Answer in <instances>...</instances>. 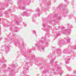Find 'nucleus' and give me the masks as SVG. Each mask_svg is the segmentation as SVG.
Returning a JSON list of instances; mask_svg holds the SVG:
<instances>
[{"mask_svg": "<svg viewBox=\"0 0 76 76\" xmlns=\"http://www.w3.org/2000/svg\"><path fill=\"white\" fill-rule=\"evenodd\" d=\"M58 69H59V68H58Z\"/></svg>", "mask_w": 76, "mask_h": 76, "instance_id": "nucleus-46", "label": "nucleus"}, {"mask_svg": "<svg viewBox=\"0 0 76 76\" xmlns=\"http://www.w3.org/2000/svg\"><path fill=\"white\" fill-rule=\"evenodd\" d=\"M49 28H51V26H50Z\"/></svg>", "mask_w": 76, "mask_h": 76, "instance_id": "nucleus-34", "label": "nucleus"}, {"mask_svg": "<svg viewBox=\"0 0 76 76\" xmlns=\"http://www.w3.org/2000/svg\"><path fill=\"white\" fill-rule=\"evenodd\" d=\"M2 39V38H0V39Z\"/></svg>", "mask_w": 76, "mask_h": 76, "instance_id": "nucleus-39", "label": "nucleus"}, {"mask_svg": "<svg viewBox=\"0 0 76 76\" xmlns=\"http://www.w3.org/2000/svg\"><path fill=\"white\" fill-rule=\"evenodd\" d=\"M15 67V65H13L12 66H10V67L8 68V69L6 70V71H7L8 72H9V71H11V72H15V70L13 69L12 68H14Z\"/></svg>", "mask_w": 76, "mask_h": 76, "instance_id": "nucleus-3", "label": "nucleus"}, {"mask_svg": "<svg viewBox=\"0 0 76 76\" xmlns=\"http://www.w3.org/2000/svg\"><path fill=\"white\" fill-rule=\"evenodd\" d=\"M75 20L76 21V19H75Z\"/></svg>", "mask_w": 76, "mask_h": 76, "instance_id": "nucleus-44", "label": "nucleus"}, {"mask_svg": "<svg viewBox=\"0 0 76 76\" xmlns=\"http://www.w3.org/2000/svg\"><path fill=\"white\" fill-rule=\"evenodd\" d=\"M42 24H43V26L44 27L45 26V24H44V23H43Z\"/></svg>", "mask_w": 76, "mask_h": 76, "instance_id": "nucleus-19", "label": "nucleus"}, {"mask_svg": "<svg viewBox=\"0 0 76 76\" xmlns=\"http://www.w3.org/2000/svg\"><path fill=\"white\" fill-rule=\"evenodd\" d=\"M49 31V30L48 29H46V31L47 32H48V31Z\"/></svg>", "mask_w": 76, "mask_h": 76, "instance_id": "nucleus-27", "label": "nucleus"}, {"mask_svg": "<svg viewBox=\"0 0 76 76\" xmlns=\"http://www.w3.org/2000/svg\"><path fill=\"white\" fill-rule=\"evenodd\" d=\"M68 70H71V68H68Z\"/></svg>", "mask_w": 76, "mask_h": 76, "instance_id": "nucleus-24", "label": "nucleus"}, {"mask_svg": "<svg viewBox=\"0 0 76 76\" xmlns=\"http://www.w3.org/2000/svg\"><path fill=\"white\" fill-rule=\"evenodd\" d=\"M37 15L38 16H40V14L39 13H38L37 14Z\"/></svg>", "mask_w": 76, "mask_h": 76, "instance_id": "nucleus-25", "label": "nucleus"}, {"mask_svg": "<svg viewBox=\"0 0 76 76\" xmlns=\"http://www.w3.org/2000/svg\"><path fill=\"white\" fill-rule=\"evenodd\" d=\"M71 58V56H69L67 58V59H66V64H69V61H70V59Z\"/></svg>", "mask_w": 76, "mask_h": 76, "instance_id": "nucleus-5", "label": "nucleus"}, {"mask_svg": "<svg viewBox=\"0 0 76 76\" xmlns=\"http://www.w3.org/2000/svg\"><path fill=\"white\" fill-rule=\"evenodd\" d=\"M5 14H6V13H5Z\"/></svg>", "mask_w": 76, "mask_h": 76, "instance_id": "nucleus-51", "label": "nucleus"}, {"mask_svg": "<svg viewBox=\"0 0 76 76\" xmlns=\"http://www.w3.org/2000/svg\"><path fill=\"white\" fill-rule=\"evenodd\" d=\"M36 33V32H35V31H33V33H34V34H35Z\"/></svg>", "mask_w": 76, "mask_h": 76, "instance_id": "nucleus-22", "label": "nucleus"}, {"mask_svg": "<svg viewBox=\"0 0 76 76\" xmlns=\"http://www.w3.org/2000/svg\"><path fill=\"white\" fill-rule=\"evenodd\" d=\"M54 18H57V19H58V20H60V19H61V18L60 16H59L58 17V18H57V15H55V16H54Z\"/></svg>", "mask_w": 76, "mask_h": 76, "instance_id": "nucleus-8", "label": "nucleus"}, {"mask_svg": "<svg viewBox=\"0 0 76 76\" xmlns=\"http://www.w3.org/2000/svg\"><path fill=\"white\" fill-rule=\"evenodd\" d=\"M48 22H49V23H50V22H51V21H50V20H48Z\"/></svg>", "mask_w": 76, "mask_h": 76, "instance_id": "nucleus-28", "label": "nucleus"}, {"mask_svg": "<svg viewBox=\"0 0 76 76\" xmlns=\"http://www.w3.org/2000/svg\"><path fill=\"white\" fill-rule=\"evenodd\" d=\"M3 50H0V53H3Z\"/></svg>", "mask_w": 76, "mask_h": 76, "instance_id": "nucleus-15", "label": "nucleus"}, {"mask_svg": "<svg viewBox=\"0 0 76 76\" xmlns=\"http://www.w3.org/2000/svg\"><path fill=\"white\" fill-rule=\"evenodd\" d=\"M0 35H1V34H0Z\"/></svg>", "mask_w": 76, "mask_h": 76, "instance_id": "nucleus-50", "label": "nucleus"}, {"mask_svg": "<svg viewBox=\"0 0 76 76\" xmlns=\"http://www.w3.org/2000/svg\"><path fill=\"white\" fill-rule=\"evenodd\" d=\"M29 1H31V0H30Z\"/></svg>", "mask_w": 76, "mask_h": 76, "instance_id": "nucleus-47", "label": "nucleus"}, {"mask_svg": "<svg viewBox=\"0 0 76 76\" xmlns=\"http://www.w3.org/2000/svg\"><path fill=\"white\" fill-rule=\"evenodd\" d=\"M47 73V72L45 71H43V72H42V74H44V73Z\"/></svg>", "mask_w": 76, "mask_h": 76, "instance_id": "nucleus-13", "label": "nucleus"}, {"mask_svg": "<svg viewBox=\"0 0 76 76\" xmlns=\"http://www.w3.org/2000/svg\"><path fill=\"white\" fill-rule=\"evenodd\" d=\"M64 1H67V0H64Z\"/></svg>", "mask_w": 76, "mask_h": 76, "instance_id": "nucleus-31", "label": "nucleus"}, {"mask_svg": "<svg viewBox=\"0 0 76 76\" xmlns=\"http://www.w3.org/2000/svg\"><path fill=\"white\" fill-rule=\"evenodd\" d=\"M63 6L62 5H59L58 7V8H59V9H60L61 8H62V7H63Z\"/></svg>", "mask_w": 76, "mask_h": 76, "instance_id": "nucleus-12", "label": "nucleus"}, {"mask_svg": "<svg viewBox=\"0 0 76 76\" xmlns=\"http://www.w3.org/2000/svg\"><path fill=\"white\" fill-rule=\"evenodd\" d=\"M44 42V41H42V40H41L37 44H36V46H38V49L39 51H41V50H43L44 49V48L41 46V44H42V43Z\"/></svg>", "mask_w": 76, "mask_h": 76, "instance_id": "nucleus-1", "label": "nucleus"}, {"mask_svg": "<svg viewBox=\"0 0 76 76\" xmlns=\"http://www.w3.org/2000/svg\"><path fill=\"white\" fill-rule=\"evenodd\" d=\"M37 12H39V9L37 8Z\"/></svg>", "mask_w": 76, "mask_h": 76, "instance_id": "nucleus-17", "label": "nucleus"}, {"mask_svg": "<svg viewBox=\"0 0 76 76\" xmlns=\"http://www.w3.org/2000/svg\"><path fill=\"white\" fill-rule=\"evenodd\" d=\"M63 52H64V53H66V51H65L64 50Z\"/></svg>", "mask_w": 76, "mask_h": 76, "instance_id": "nucleus-26", "label": "nucleus"}, {"mask_svg": "<svg viewBox=\"0 0 76 76\" xmlns=\"http://www.w3.org/2000/svg\"><path fill=\"white\" fill-rule=\"evenodd\" d=\"M5 42H6V41H5L4 42V43H5Z\"/></svg>", "mask_w": 76, "mask_h": 76, "instance_id": "nucleus-41", "label": "nucleus"}, {"mask_svg": "<svg viewBox=\"0 0 76 76\" xmlns=\"http://www.w3.org/2000/svg\"><path fill=\"white\" fill-rule=\"evenodd\" d=\"M16 23L17 25H18V24H19V22H18V21H16Z\"/></svg>", "mask_w": 76, "mask_h": 76, "instance_id": "nucleus-16", "label": "nucleus"}, {"mask_svg": "<svg viewBox=\"0 0 76 76\" xmlns=\"http://www.w3.org/2000/svg\"><path fill=\"white\" fill-rule=\"evenodd\" d=\"M67 12H68V11L67 9H65L64 10V13L63 14V15L64 17H66V15H64V13H67Z\"/></svg>", "mask_w": 76, "mask_h": 76, "instance_id": "nucleus-9", "label": "nucleus"}, {"mask_svg": "<svg viewBox=\"0 0 76 76\" xmlns=\"http://www.w3.org/2000/svg\"><path fill=\"white\" fill-rule=\"evenodd\" d=\"M54 61V59H53L52 60H51L50 63H53Z\"/></svg>", "mask_w": 76, "mask_h": 76, "instance_id": "nucleus-18", "label": "nucleus"}, {"mask_svg": "<svg viewBox=\"0 0 76 76\" xmlns=\"http://www.w3.org/2000/svg\"><path fill=\"white\" fill-rule=\"evenodd\" d=\"M10 30L11 31V29H10Z\"/></svg>", "mask_w": 76, "mask_h": 76, "instance_id": "nucleus-49", "label": "nucleus"}, {"mask_svg": "<svg viewBox=\"0 0 76 76\" xmlns=\"http://www.w3.org/2000/svg\"><path fill=\"white\" fill-rule=\"evenodd\" d=\"M47 72H48V70Z\"/></svg>", "mask_w": 76, "mask_h": 76, "instance_id": "nucleus-45", "label": "nucleus"}, {"mask_svg": "<svg viewBox=\"0 0 76 76\" xmlns=\"http://www.w3.org/2000/svg\"><path fill=\"white\" fill-rule=\"evenodd\" d=\"M3 67H6V64H3Z\"/></svg>", "mask_w": 76, "mask_h": 76, "instance_id": "nucleus-14", "label": "nucleus"}, {"mask_svg": "<svg viewBox=\"0 0 76 76\" xmlns=\"http://www.w3.org/2000/svg\"><path fill=\"white\" fill-rule=\"evenodd\" d=\"M3 76H6V75H3Z\"/></svg>", "mask_w": 76, "mask_h": 76, "instance_id": "nucleus-40", "label": "nucleus"}, {"mask_svg": "<svg viewBox=\"0 0 76 76\" xmlns=\"http://www.w3.org/2000/svg\"><path fill=\"white\" fill-rule=\"evenodd\" d=\"M66 41H67V42H70V39H67V40Z\"/></svg>", "mask_w": 76, "mask_h": 76, "instance_id": "nucleus-20", "label": "nucleus"}, {"mask_svg": "<svg viewBox=\"0 0 76 76\" xmlns=\"http://www.w3.org/2000/svg\"><path fill=\"white\" fill-rule=\"evenodd\" d=\"M49 57H50V56H48V58H49Z\"/></svg>", "mask_w": 76, "mask_h": 76, "instance_id": "nucleus-33", "label": "nucleus"}, {"mask_svg": "<svg viewBox=\"0 0 76 76\" xmlns=\"http://www.w3.org/2000/svg\"><path fill=\"white\" fill-rule=\"evenodd\" d=\"M19 7V9H20V10H23V9H25V7L22 6V4H20Z\"/></svg>", "mask_w": 76, "mask_h": 76, "instance_id": "nucleus-6", "label": "nucleus"}, {"mask_svg": "<svg viewBox=\"0 0 76 76\" xmlns=\"http://www.w3.org/2000/svg\"><path fill=\"white\" fill-rule=\"evenodd\" d=\"M28 51H29V52H31V51H30V50H28Z\"/></svg>", "mask_w": 76, "mask_h": 76, "instance_id": "nucleus-38", "label": "nucleus"}, {"mask_svg": "<svg viewBox=\"0 0 76 76\" xmlns=\"http://www.w3.org/2000/svg\"><path fill=\"white\" fill-rule=\"evenodd\" d=\"M56 72H54V74L55 75H56Z\"/></svg>", "mask_w": 76, "mask_h": 76, "instance_id": "nucleus-36", "label": "nucleus"}, {"mask_svg": "<svg viewBox=\"0 0 76 76\" xmlns=\"http://www.w3.org/2000/svg\"><path fill=\"white\" fill-rule=\"evenodd\" d=\"M9 10L10 11V10H11L10 9H9Z\"/></svg>", "mask_w": 76, "mask_h": 76, "instance_id": "nucleus-37", "label": "nucleus"}, {"mask_svg": "<svg viewBox=\"0 0 76 76\" xmlns=\"http://www.w3.org/2000/svg\"><path fill=\"white\" fill-rule=\"evenodd\" d=\"M72 16V15H69V18H71Z\"/></svg>", "mask_w": 76, "mask_h": 76, "instance_id": "nucleus-21", "label": "nucleus"}, {"mask_svg": "<svg viewBox=\"0 0 76 76\" xmlns=\"http://www.w3.org/2000/svg\"><path fill=\"white\" fill-rule=\"evenodd\" d=\"M32 48V50H35V48L33 47Z\"/></svg>", "mask_w": 76, "mask_h": 76, "instance_id": "nucleus-23", "label": "nucleus"}, {"mask_svg": "<svg viewBox=\"0 0 76 76\" xmlns=\"http://www.w3.org/2000/svg\"><path fill=\"white\" fill-rule=\"evenodd\" d=\"M23 16H24L25 15V16H30V15L27 12H24L23 13Z\"/></svg>", "mask_w": 76, "mask_h": 76, "instance_id": "nucleus-7", "label": "nucleus"}, {"mask_svg": "<svg viewBox=\"0 0 76 76\" xmlns=\"http://www.w3.org/2000/svg\"><path fill=\"white\" fill-rule=\"evenodd\" d=\"M60 74V75H61V73Z\"/></svg>", "mask_w": 76, "mask_h": 76, "instance_id": "nucleus-42", "label": "nucleus"}, {"mask_svg": "<svg viewBox=\"0 0 76 76\" xmlns=\"http://www.w3.org/2000/svg\"><path fill=\"white\" fill-rule=\"evenodd\" d=\"M9 47H10V45H8V46L5 47V49L6 51V53H6L7 51L8 52H9V50H9Z\"/></svg>", "mask_w": 76, "mask_h": 76, "instance_id": "nucleus-4", "label": "nucleus"}, {"mask_svg": "<svg viewBox=\"0 0 76 76\" xmlns=\"http://www.w3.org/2000/svg\"><path fill=\"white\" fill-rule=\"evenodd\" d=\"M68 26L67 27V29L65 30L64 32V34H67V35H69L70 32H71V28H72V25H70V24H68Z\"/></svg>", "mask_w": 76, "mask_h": 76, "instance_id": "nucleus-2", "label": "nucleus"}, {"mask_svg": "<svg viewBox=\"0 0 76 76\" xmlns=\"http://www.w3.org/2000/svg\"><path fill=\"white\" fill-rule=\"evenodd\" d=\"M35 15H34L33 16V17L32 18V19L33 20V22H34V21H35V20H34V18H35Z\"/></svg>", "mask_w": 76, "mask_h": 76, "instance_id": "nucleus-10", "label": "nucleus"}, {"mask_svg": "<svg viewBox=\"0 0 76 76\" xmlns=\"http://www.w3.org/2000/svg\"><path fill=\"white\" fill-rule=\"evenodd\" d=\"M20 0H19V1H18V3H19V2H20Z\"/></svg>", "mask_w": 76, "mask_h": 76, "instance_id": "nucleus-29", "label": "nucleus"}, {"mask_svg": "<svg viewBox=\"0 0 76 76\" xmlns=\"http://www.w3.org/2000/svg\"><path fill=\"white\" fill-rule=\"evenodd\" d=\"M53 21H54V20H53Z\"/></svg>", "mask_w": 76, "mask_h": 76, "instance_id": "nucleus-43", "label": "nucleus"}, {"mask_svg": "<svg viewBox=\"0 0 76 76\" xmlns=\"http://www.w3.org/2000/svg\"><path fill=\"white\" fill-rule=\"evenodd\" d=\"M74 73H76V71H74Z\"/></svg>", "mask_w": 76, "mask_h": 76, "instance_id": "nucleus-30", "label": "nucleus"}, {"mask_svg": "<svg viewBox=\"0 0 76 76\" xmlns=\"http://www.w3.org/2000/svg\"><path fill=\"white\" fill-rule=\"evenodd\" d=\"M29 4H28V5H29Z\"/></svg>", "mask_w": 76, "mask_h": 76, "instance_id": "nucleus-48", "label": "nucleus"}, {"mask_svg": "<svg viewBox=\"0 0 76 76\" xmlns=\"http://www.w3.org/2000/svg\"><path fill=\"white\" fill-rule=\"evenodd\" d=\"M18 27H16L15 28V32H17V31H18Z\"/></svg>", "mask_w": 76, "mask_h": 76, "instance_id": "nucleus-11", "label": "nucleus"}, {"mask_svg": "<svg viewBox=\"0 0 76 76\" xmlns=\"http://www.w3.org/2000/svg\"><path fill=\"white\" fill-rule=\"evenodd\" d=\"M58 35H59V34H56V36H58Z\"/></svg>", "mask_w": 76, "mask_h": 76, "instance_id": "nucleus-32", "label": "nucleus"}, {"mask_svg": "<svg viewBox=\"0 0 76 76\" xmlns=\"http://www.w3.org/2000/svg\"><path fill=\"white\" fill-rule=\"evenodd\" d=\"M24 26H26V24H24Z\"/></svg>", "mask_w": 76, "mask_h": 76, "instance_id": "nucleus-35", "label": "nucleus"}]
</instances>
